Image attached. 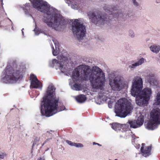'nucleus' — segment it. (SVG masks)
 <instances>
[{"mask_svg": "<svg viewBox=\"0 0 160 160\" xmlns=\"http://www.w3.org/2000/svg\"><path fill=\"white\" fill-rule=\"evenodd\" d=\"M88 16L92 22L99 25L107 23L109 22L106 15H102L100 13L90 12L88 13Z\"/></svg>", "mask_w": 160, "mask_h": 160, "instance_id": "obj_11", "label": "nucleus"}, {"mask_svg": "<svg viewBox=\"0 0 160 160\" xmlns=\"http://www.w3.org/2000/svg\"><path fill=\"white\" fill-rule=\"evenodd\" d=\"M52 48H53V50H54V48L53 47H52Z\"/></svg>", "mask_w": 160, "mask_h": 160, "instance_id": "obj_46", "label": "nucleus"}, {"mask_svg": "<svg viewBox=\"0 0 160 160\" xmlns=\"http://www.w3.org/2000/svg\"><path fill=\"white\" fill-rule=\"evenodd\" d=\"M50 9V5L47 2L43 1L38 11L46 13L48 15H50L51 14L49 12Z\"/></svg>", "mask_w": 160, "mask_h": 160, "instance_id": "obj_14", "label": "nucleus"}, {"mask_svg": "<svg viewBox=\"0 0 160 160\" xmlns=\"http://www.w3.org/2000/svg\"><path fill=\"white\" fill-rule=\"evenodd\" d=\"M25 71L23 67L13 63L8 65L4 69L5 76L3 79L7 82L14 83L23 78Z\"/></svg>", "mask_w": 160, "mask_h": 160, "instance_id": "obj_4", "label": "nucleus"}, {"mask_svg": "<svg viewBox=\"0 0 160 160\" xmlns=\"http://www.w3.org/2000/svg\"><path fill=\"white\" fill-rule=\"evenodd\" d=\"M66 2L68 4V6H69L70 4V0H65Z\"/></svg>", "mask_w": 160, "mask_h": 160, "instance_id": "obj_36", "label": "nucleus"}, {"mask_svg": "<svg viewBox=\"0 0 160 160\" xmlns=\"http://www.w3.org/2000/svg\"><path fill=\"white\" fill-rule=\"evenodd\" d=\"M30 80L31 81V88L42 89V84L35 75L31 74L30 77Z\"/></svg>", "mask_w": 160, "mask_h": 160, "instance_id": "obj_12", "label": "nucleus"}, {"mask_svg": "<svg viewBox=\"0 0 160 160\" xmlns=\"http://www.w3.org/2000/svg\"><path fill=\"white\" fill-rule=\"evenodd\" d=\"M72 77L74 80L81 79L89 80L92 87L95 89H101L106 81L105 73L97 66L92 69L88 66L82 65L75 68L72 72Z\"/></svg>", "mask_w": 160, "mask_h": 160, "instance_id": "obj_1", "label": "nucleus"}, {"mask_svg": "<svg viewBox=\"0 0 160 160\" xmlns=\"http://www.w3.org/2000/svg\"><path fill=\"white\" fill-rule=\"evenodd\" d=\"M154 105H160V91L157 92L154 100Z\"/></svg>", "mask_w": 160, "mask_h": 160, "instance_id": "obj_22", "label": "nucleus"}, {"mask_svg": "<svg viewBox=\"0 0 160 160\" xmlns=\"http://www.w3.org/2000/svg\"><path fill=\"white\" fill-rule=\"evenodd\" d=\"M58 61L56 59H53L52 61V63L55 65L57 64L59 67L62 72L67 76L70 75V66L68 63L69 61L67 57H64L62 55H58Z\"/></svg>", "mask_w": 160, "mask_h": 160, "instance_id": "obj_9", "label": "nucleus"}, {"mask_svg": "<svg viewBox=\"0 0 160 160\" xmlns=\"http://www.w3.org/2000/svg\"><path fill=\"white\" fill-rule=\"evenodd\" d=\"M56 88L52 85H50L48 88L46 94L42 98L41 103V114L46 117L52 116L56 112L58 107L60 111L64 110L65 107L59 101V98L55 95Z\"/></svg>", "mask_w": 160, "mask_h": 160, "instance_id": "obj_2", "label": "nucleus"}, {"mask_svg": "<svg viewBox=\"0 0 160 160\" xmlns=\"http://www.w3.org/2000/svg\"><path fill=\"white\" fill-rule=\"evenodd\" d=\"M72 32L74 36L78 40H82L85 36L86 30L82 19L79 18L71 20Z\"/></svg>", "mask_w": 160, "mask_h": 160, "instance_id": "obj_7", "label": "nucleus"}, {"mask_svg": "<svg viewBox=\"0 0 160 160\" xmlns=\"http://www.w3.org/2000/svg\"><path fill=\"white\" fill-rule=\"evenodd\" d=\"M97 143L95 142H93V145H94V144H96Z\"/></svg>", "mask_w": 160, "mask_h": 160, "instance_id": "obj_44", "label": "nucleus"}, {"mask_svg": "<svg viewBox=\"0 0 160 160\" xmlns=\"http://www.w3.org/2000/svg\"><path fill=\"white\" fill-rule=\"evenodd\" d=\"M154 77V74L152 72H151L146 76V79L151 86L158 87L159 82Z\"/></svg>", "mask_w": 160, "mask_h": 160, "instance_id": "obj_13", "label": "nucleus"}, {"mask_svg": "<svg viewBox=\"0 0 160 160\" xmlns=\"http://www.w3.org/2000/svg\"><path fill=\"white\" fill-rule=\"evenodd\" d=\"M75 98L77 101L79 103L83 102L86 99L85 96L83 95H80L76 97Z\"/></svg>", "mask_w": 160, "mask_h": 160, "instance_id": "obj_21", "label": "nucleus"}, {"mask_svg": "<svg viewBox=\"0 0 160 160\" xmlns=\"http://www.w3.org/2000/svg\"><path fill=\"white\" fill-rule=\"evenodd\" d=\"M160 124V109L156 108L152 110L150 113V119L146 126L148 130H153Z\"/></svg>", "mask_w": 160, "mask_h": 160, "instance_id": "obj_10", "label": "nucleus"}, {"mask_svg": "<svg viewBox=\"0 0 160 160\" xmlns=\"http://www.w3.org/2000/svg\"><path fill=\"white\" fill-rule=\"evenodd\" d=\"M150 50L153 53H158L160 50V46L158 45L154 44L150 47Z\"/></svg>", "mask_w": 160, "mask_h": 160, "instance_id": "obj_20", "label": "nucleus"}, {"mask_svg": "<svg viewBox=\"0 0 160 160\" xmlns=\"http://www.w3.org/2000/svg\"><path fill=\"white\" fill-rule=\"evenodd\" d=\"M96 144H97V145H98V146H101V145L100 144H99V143H96Z\"/></svg>", "mask_w": 160, "mask_h": 160, "instance_id": "obj_42", "label": "nucleus"}, {"mask_svg": "<svg viewBox=\"0 0 160 160\" xmlns=\"http://www.w3.org/2000/svg\"><path fill=\"white\" fill-rule=\"evenodd\" d=\"M155 3L157 4L160 3V0H155Z\"/></svg>", "mask_w": 160, "mask_h": 160, "instance_id": "obj_37", "label": "nucleus"}, {"mask_svg": "<svg viewBox=\"0 0 160 160\" xmlns=\"http://www.w3.org/2000/svg\"><path fill=\"white\" fill-rule=\"evenodd\" d=\"M127 131L128 132H123V134L125 135V136L124 138H128V137H129V136L128 133H130V132H131V131L129 130H128V129H127Z\"/></svg>", "mask_w": 160, "mask_h": 160, "instance_id": "obj_29", "label": "nucleus"}, {"mask_svg": "<svg viewBox=\"0 0 160 160\" xmlns=\"http://www.w3.org/2000/svg\"><path fill=\"white\" fill-rule=\"evenodd\" d=\"M71 146H74L77 148H82L83 147V145L80 143H75L73 142H71Z\"/></svg>", "mask_w": 160, "mask_h": 160, "instance_id": "obj_26", "label": "nucleus"}, {"mask_svg": "<svg viewBox=\"0 0 160 160\" xmlns=\"http://www.w3.org/2000/svg\"><path fill=\"white\" fill-rule=\"evenodd\" d=\"M144 145V143L142 144V147L141 148V151L142 155L146 157L151 154V148L150 146L144 148L143 146Z\"/></svg>", "mask_w": 160, "mask_h": 160, "instance_id": "obj_15", "label": "nucleus"}, {"mask_svg": "<svg viewBox=\"0 0 160 160\" xmlns=\"http://www.w3.org/2000/svg\"><path fill=\"white\" fill-rule=\"evenodd\" d=\"M128 123L131 127L133 128H137L139 127L135 121H129Z\"/></svg>", "mask_w": 160, "mask_h": 160, "instance_id": "obj_24", "label": "nucleus"}, {"mask_svg": "<svg viewBox=\"0 0 160 160\" xmlns=\"http://www.w3.org/2000/svg\"><path fill=\"white\" fill-rule=\"evenodd\" d=\"M38 160H45V159L44 158H40Z\"/></svg>", "mask_w": 160, "mask_h": 160, "instance_id": "obj_39", "label": "nucleus"}, {"mask_svg": "<svg viewBox=\"0 0 160 160\" xmlns=\"http://www.w3.org/2000/svg\"><path fill=\"white\" fill-rule=\"evenodd\" d=\"M126 127L127 126L126 124L121 125L119 123H115L112 124V128L117 131L120 130L121 128L123 129V128Z\"/></svg>", "mask_w": 160, "mask_h": 160, "instance_id": "obj_18", "label": "nucleus"}, {"mask_svg": "<svg viewBox=\"0 0 160 160\" xmlns=\"http://www.w3.org/2000/svg\"><path fill=\"white\" fill-rule=\"evenodd\" d=\"M32 4L33 8L38 11L40 7L43 2L42 0H29Z\"/></svg>", "mask_w": 160, "mask_h": 160, "instance_id": "obj_16", "label": "nucleus"}, {"mask_svg": "<svg viewBox=\"0 0 160 160\" xmlns=\"http://www.w3.org/2000/svg\"><path fill=\"white\" fill-rule=\"evenodd\" d=\"M108 107L110 108H111L112 107V102L111 101H109L108 102Z\"/></svg>", "mask_w": 160, "mask_h": 160, "instance_id": "obj_33", "label": "nucleus"}, {"mask_svg": "<svg viewBox=\"0 0 160 160\" xmlns=\"http://www.w3.org/2000/svg\"><path fill=\"white\" fill-rule=\"evenodd\" d=\"M136 122L137 123V124L139 127L142 126L144 122L143 116L142 115H141L140 116H139L138 117Z\"/></svg>", "mask_w": 160, "mask_h": 160, "instance_id": "obj_23", "label": "nucleus"}, {"mask_svg": "<svg viewBox=\"0 0 160 160\" xmlns=\"http://www.w3.org/2000/svg\"><path fill=\"white\" fill-rule=\"evenodd\" d=\"M39 138L37 137H36L34 139L32 144V147L35 145L39 141Z\"/></svg>", "mask_w": 160, "mask_h": 160, "instance_id": "obj_28", "label": "nucleus"}, {"mask_svg": "<svg viewBox=\"0 0 160 160\" xmlns=\"http://www.w3.org/2000/svg\"><path fill=\"white\" fill-rule=\"evenodd\" d=\"M128 35L131 38H134L135 37V34L133 30L130 29L128 31Z\"/></svg>", "mask_w": 160, "mask_h": 160, "instance_id": "obj_27", "label": "nucleus"}, {"mask_svg": "<svg viewBox=\"0 0 160 160\" xmlns=\"http://www.w3.org/2000/svg\"><path fill=\"white\" fill-rule=\"evenodd\" d=\"M159 57H160V53L159 54Z\"/></svg>", "mask_w": 160, "mask_h": 160, "instance_id": "obj_47", "label": "nucleus"}, {"mask_svg": "<svg viewBox=\"0 0 160 160\" xmlns=\"http://www.w3.org/2000/svg\"><path fill=\"white\" fill-rule=\"evenodd\" d=\"M109 84L112 90L119 91L124 88H127L128 87V83L123 80L120 76H118L112 78L111 74L109 76Z\"/></svg>", "mask_w": 160, "mask_h": 160, "instance_id": "obj_8", "label": "nucleus"}, {"mask_svg": "<svg viewBox=\"0 0 160 160\" xmlns=\"http://www.w3.org/2000/svg\"><path fill=\"white\" fill-rule=\"evenodd\" d=\"M50 139H47L42 144V146H43L46 143V142L48 140H49Z\"/></svg>", "mask_w": 160, "mask_h": 160, "instance_id": "obj_38", "label": "nucleus"}, {"mask_svg": "<svg viewBox=\"0 0 160 160\" xmlns=\"http://www.w3.org/2000/svg\"><path fill=\"white\" fill-rule=\"evenodd\" d=\"M132 109V105L129 100L125 98H121L116 103L115 110V116L125 118L131 113Z\"/></svg>", "mask_w": 160, "mask_h": 160, "instance_id": "obj_5", "label": "nucleus"}, {"mask_svg": "<svg viewBox=\"0 0 160 160\" xmlns=\"http://www.w3.org/2000/svg\"><path fill=\"white\" fill-rule=\"evenodd\" d=\"M103 9H104L105 10V11L106 12H108V9H106V7H104L103 8Z\"/></svg>", "mask_w": 160, "mask_h": 160, "instance_id": "obj_40", "label": "nucleus"}, {"mask_svg": "<svg viewBox=\"0 0 160 160\" xmlns=\"http://www.w3.org/2000/svg\"><path fill=\"white\" fill-rule=\"evenodd\" d=\"M133 4L136 7H137L139 6V3L136 1V0H132Z\"/></svg>", "mask_w": 160, "mask_h": 160, "instance_id": "obj_31", "label": "nucleus"}, {"mask_svg": "<svg viewBox=\"0 0 160 160\" xmlns=\"http://www.w3.org/2000/svg\"><path fill=\"white\" fill-rule=\"evenodd\" d=\"M71 7L74 9H78V4L72 5Z\"/></svg>", "mask_w": 160, "mask_h": 160, "instance_id": "obj_30", "label": "nucleus"}, {"mask_svg": "<svg viewBox=\"0 0 160 160\" xmlns=\"http://www.w3.org/2000/svg\"><path fill=\"white\" fill-rule=\"evenodd\" d=\"M70 145V141L68 140L66 141Z\"/></svg>", "mask_w": 160, "mask_h": 160, "instance_id": "obj_41", "label": "nucleus"}, {"mask_svg": "<svg viewBox=\"0 0 160 160\" xmlns=\"http://www.w3.org/2000/svg\"><path fill=\"white\" fill-rule=\"evenodd\" d=\"M108 13L109 14H112V13H109V12H108Z\"/></svg>", "mask_w": 160, "mask_h": 160, "instance_id": "obj_45", "label": "nucleus"}, {"mask_svg": "<svg viewBox=\"0 0 160 160\" xmlns=\"http://www.w3.org/2000/svg\"><path fill=\"white\" fill-rule=\"evenodd\" d=\"M143 81L139 76L135 77L132 81L131 94L136 97V104L139 106L147 104L152 94V89L146 87L142 89Z\"/></svg>", "mask_w": 160, "mask_h": 160, "instance_id": "obj_3", "label": "nucleus"}, {"mask_svg": "<svg viewBox=\"0 0 160 160\" xmlns=\"http://www.w3.org/2000/svg\"><path fill=\"white\" fill-rule=\"evenodd\" d=\"M6 155V154L5 153H2V154L0 155V159H3Z\"/></svg>", "mask_w": 160, "mask_h": 160, "instance_id": "obj_34", "label": "nucleus"}, {"mask_svg": "<svg viewBox=\"0 0 160 160\" xmlns=\"http://www.w3.org/2000/svg\"><path fill=\"white\" fill-rule=\"evenodd\" d=\"M146 61V60L143 58H141L136 62L129 65V68L130 69L134 68L135 67L139 66L143 64Z\"/></svg>", "mask_w": 160, "mask_h": 160, "instance_id": "obj_17", "label": "nucleus"}, {"mask_svg": "<svg viewBox=\"0 0 160 160\" xmlns=\"http://www.w3.org/2000/svg\"><path fill=\"white\" fill-rule=\"evenodd\" d=\"M52 53L53 55L56 56H57L58 55V53L57 52L55 51H54L52 52Z\"/></svg>", "mask_w": 160, "mask_h": 160, "instance_id": "obj_35", "label": "nucleus"}, {"mask_svg": "<svg viewBox=\"0 0 160 160\" xmlns=\"http://www.w3.org/2000/svg\"><path fill=\"white\" fill-rule=\"evenodd\" d=\"M82 87L80 84L75 83L72 88L76 91H80L82 90Z\"/></svg>", "mask_w": 160, "mask_h": 160, "instance_id": "obj_25", "label": "nucleus"}, {"mask_svg": "<svg viewBox=\"0 0 160 160\" xmlns=\"http://www.w3.org/2000/svg\"><path fill=\"white\" fill-rule=\"evenodd\" d=\"M52 18L49 19L47 17H44L43 22L46 23L50 27L58 30L59 28H64L67 24L66 21L62 16L55 13L51 15Z\"/></svg>", "mask_w": 160, "mask_h": 160, "instance_id": "obj_6", "label": "nucleus"}, {"mask_svg": "<svg viewBox=\"0 0 160 160\" xmlns=\"http://www.w3.org/2000/svg\"><path fill=\"white\" fill-rule=\"evenodd\" d=\"M53 42L55 44V46L56 48V47H59V44L58 42H57V41L56 40H53Z\"/></svg>", "mask_w": 160, "mask_h": 160, "instance_id": "obj_32", "label": "nucleus"}, {"mask_svg": "<svg viewBox=\"0 0 160 160\" xmlns=\"http://www.w3.org/2000/svg\"><path fill=\"white\" fill-rule=\"evenodd\" d=\"M0 2L2 3V2H3V0H0Z\"/></svg>", "mask_w": 160, "mask_h": 160, "instance_id": "obj_43", "label": "nucleus"}, {"mask_svg": "<svg viewBox=\"0 0 160 160\" xmlns=\"http://www.w3.org/2000/svg\"><path fill=\"white\" fill-rule=\"evenodd\" d=\"M116 16L119 20L122 21H125L127 20L128 17V16L127 14L120 12H118Z\"/></svg>", "mask_w": 160, "mask_h": 160, "instance_id": "obj_19", "label": "nucleus"}]
</instances>
